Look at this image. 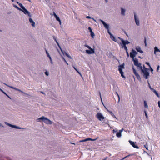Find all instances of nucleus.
<instances>
[{
	"instance_id": "nucleus-35",
	"label": "nucleus",
	"mask_w": 160,
	"mask_h": 160,
	"mask_svg": "<svg viewBox=\"0 0 160 160\" xmlns=\"http://www.w3.org/2000/svg\"><path fill=\"white\" fill-rule=\"evenodd\" d=\"M17 91H18L21 92L22 93H24V94H27V93H25V92H23L22 91H21V90L18 89V90Z\"/></svg>"
},
{
	"instance_id": "nucleus-44",
	"label": "nucleus",
	"mask_w": 160,
	"mask_h": 160,
	"mask_svg": "<svg viewBox=\"0 0 160 160\" xmlns=\"http://www.w3.org/2000/svg\"><path fill=\"white\" fill-rule=\"evenodd\" d=\"M4 94H5L7 97H8L9 98H10V99H11V98L10 97H9V96L8 95H7L5 92V93Z\"/></svg>"
},
{
	"instance_id": "nucleus-46",
	"label": "nucleus",
	"mask_w": 160,
	"mask_h": 160,
	"mask_svg": "<svg viewBox=\"0 0 160 160\" xmlns=\"http://www.w3.org/2000/svg\"><path fill=\"white\" fill-rule=\"evenodd\" d=\"M118 38H119L120 40H121V41H122H122H124V40H123V39L120 38V37H118Z\"/></svg>"
},
{
	"instance_id": "nucleus-49",
	"label": "nucleus",
	"mask_w": 160,
	"mask_h": 160,
	"mask_svg": "<svg viewBox=\"0 0 160 160\" xmlns=\"http://www.w3.org/2000/svg\"><path fill=\"white\" fill-rule=\"evenodd\" d=\"M148 86H149V88H151V86L150 85V83H149L148 81Z\"/></svg>"
},
{
	"instance_id": "nucleus-61",
	"label": "nucleus",
	"mask_w": 160,
	"mask_h": 160,
	"mask_svg": "<svg viewBox=\"0 0 160 160\" xmlns=\"http://www.w3.org/2000/svg\"><path fill=\"white\" fill-rule=\"evenodd\" d=\"M159 68V65H158L157 67V71H158V70Z\"/></svg>"
},
{
	"instance_id": "nucleus-43",
	"label": "nucleus",
	"mask_w": 160,
	"mask_h": 160,
	"mask_svg": "<svg viewBox=\"0 0 160 160\" xmlns=\"http://www.w3.org/2000/svg\"><path fill=\"white\" fill-rule=\"evenodd\" d=\"M45 73L47 76H48L49 75L48 72L47 71L45 72Z\"/></svg>"
},
{
	"instance_id": "nucleus-29",
	"label": "nucleus",
	"mask_w": 160,
	"mask_h": 160,
	"mask_svg": "<svg viewBox=\"0 0 160 160\" xmlns=\"http://www.w3.org/2000/svg\"><path fill=\"white\" fill-rule=\"evenodd\" d=\"M91 35L92 38H94V37L95 36V35H94V33L93 32H91Z\"/></svg>"
},
{
	"instance_id": "nucleus-15",
	"label": "nucleus",
	"mask_w": 160,
	"mask_h": 160,
	"mask_svg": "<svg viewBox=\"0 0 160 160\" xmlns=\"http://www.w3.org/2000/svg\"><path fill=\"white\" fill-rule=\"evenodd\" d=\"M29 21L30 23L31 24L32 26L33 27H35V23L31 18H29Z\"/></svg>"
},
{
	"instance_id": "nucleus-54",
	"label": "nucleus",
	"mask_w": 160,
	"mask_h": 160,
	"mask_svg": "<svg viewBox=\"0 0 160 160\" xmlns=\"http://www.w3.org/2000/svg\"><path fill=\"white\" fill-rule=\"evenodd\" d=\"M63 60L64 61V62H66V63L67 64V65H68V63L67 62V61H66V60L65 59L63 58Z\"/></svg>"
},
{
	"instance_id": "nucleus-58",
	"label": "nucleus",
	"mask_w": 160,
	"mask_h": 160,
	"mask_svg": "<svg viewBox=\"0 0 160 160\" xmlns=\"http://www.w3.org/2000/svg\"><path fill=\"white\" fill-rule=\"evenodd\" d=\"M0 90L3 93H4L5 92L0 88Z\"/></svg>"
},
{
	"instance_id": "nucleus-4",
	"label": "nucleus",
	"mask_w": 160,
	"mask_h": 160,
	"mask_svg": "<svg viewBox=\"0 0 160 160\" xmlns=\"http://www.w3.org/2000/svg\"><path fill=\"white\" fill-rule=\"evenodd\" d=\"M134 18L135 22L137 26H139L140 25V22L139 19V18L136 15V13L135 12H134Z\"/></svg>"
},
{
	"instance_id": "nucleus-18",
	"label": "nucleus",
	"mask_w": 160,
	"mask_h": 160,
	"mask_svg": "<svg viewBox=\"0 0 160 160\" xmlns=\"http://www.w3.org/2000/svg\"><path fill=\"white\" fill-rule=\"evenodd\" d=\"M160 51V50L159 49L158 47H155L154 48V54H155V55H156V52H159Z\"/></svg>"
},
{
	"instance_id": "nucleus-37",
	"label": "nucleus",
	"mask_w": 160,
	"mask_h": 160,
	"mask_svg": "<svg viewBox=\"0 0 160 160\" xmlns=\"http://www.w3.org/2000/svg\"><path fill=\"white\" fill-rule=\"evenodd\" d=\"M88 29L89 30V32H92V29L91 27H89L88 28Z\"/></svg>"
},
{
	"instance_id": "nucleus-13",
	"label": "nucleus",
	"mask_w": 160,
	"mask_h": 160,
	"mask_svg": "<svg viewBox=\"0 0 160 160\" xmlns=\"http://www.w3.org/2000/svg\"><path fill=\"white\" fill-rule=\"evenodd\" d=\"M135 49L138 52L140 53H142L143 51L141 50V48L139 46H137L135 48Z\"/></svg>"
},
{
	"instance_id": "nucleus-3",
	"label": "nucleus",
	"mask_w": 160,
	"mask_h": 160,
	"mask_svg": "<svg viewBox=\"0 0 160 160\" xmlns=\"http://www.w3.org/2000/svg\"><path fill=\"white\" fill-rule=\"evenodd\" d=\"M138 52L132 49L131 52L130 53V57L133 59H135L134 57L136 56Z\"/></svg>"
},
{
	"instance_id": "nucleus-45",
	"label": "nucleus",
	"mask_w": 160,
	"mask_h": 160,
	"mask_svg": "<svg viewBox=\"0 0 160 160\" xmlns=\"http://www.w3.org/2000/svg\"><path fill=\"white\" fill-rule=\"evenodd\" d=\"M150 88L152 91L153 92H154V91H156V90H155L154 89L152 88L151 87V88Z\"/></svg>"
},
{
	"instance_id": "nucleus-60",
	"label": "nucleus",
	"mask_w": 160,
	"mask_h": 160,
	"mask_svg": "<svg viewBox=\"0 0 160 160\" xmlns=\"http://www.w3.org/2000/svg\"><path fill=\"white\" fill-rule=\"evenodd\" d=\"M0 90L3 93H4L5 92L0 88Z\"/></svg>"
},
{
	"instance_id": "nucleus-17",
	"label": "nucleus",
	"mask_w": 160,
	"mask_h": 160,
	"mask_svg": "<svg viewBox=\"0 0 160 160\" xmlns=\"http://www.w3.org/2000/svg\"><path fill=\"white\" fill-rule=\"evenodd\" d=\"M110 38L113 41L115 42H118L117 39H116L113 35L111 36Z\"/></svg>"
},
{
	"instance_id": "nucleus-50",
	"label": "nucleus",
	"mask_w": 160,
	"mask_h": 160,
	"mask_svg": "<svg viewBox=\"0 0 160 160\" xmlns=\"http://www.w3.org/2000/svg\"><path fill=\"white\" fill-rule=\"evenodd\" d=\"M53 15L55 18H56L57 17H58V16L56 14V13L55 12L53 13Z\"/></svg>"
},
{
	"instance_id": "nucleus-30",
	"label": "nucleus",
	"mask_w": 160,
	"mask_h": 160,
	"mask_svg": "<svg viewBox=\"0 0 160 160\" xmlns=\"http://www.w3.org/2000/svg\"><path fill=\"white\" fill-rule=\"evenodd\" d=\"M120 72V74H121V75L122 77H123V78H125V76H124V75L123 74V72L122 71L121 72Z\"/></svg>"
},
{
	"instance_id": "nucleus-27",
	"label": "nucleus",
	"mask_w": 160,
	"mask_h": 160,
	"mask_svg": "<svg viewBox=\"0 0 160 160\" xmlns=\"http://www.w3.org/2000/svg\"><path fill=\"white\" fill-rule=\"evenodd\" d=\"M45 51L48 57H50V55L48 52V51L46 49H45Z\"/></svg>"
},
{
	"instance_id": "nucleus-55",
	"label": "nucleus",
	"mask_w": 160,
	"mask_h": 160,
	"mask_svg": "<svg viewBox=\"0 0 160 160\" xmlns=\"http://www.w3.org/2000/svg\"><path fill=\"white\" fill-rule=\"evenodd\" d=\"M98 138L97 137L96 138V139H91V141H95L96 140H97V139Z\"/></svg>"
},
{
	"instance_id": "nucleus-32",
	"label": "nucleus",
	"mask_w": 160,
	"mask_h": 160,
	"mask_svg": "<svg viewBox=\"0 0 160 160\" xmlns=\"http://www.w3.org/2000/svg\"><path fill=\"white\" fill-rule=\"evenodd\" d=\"M154 92L155 94L157 96V97H159L158 93L157 92L156 90L154 91Z\"/></svg>"
},
{
	"instance_id": "nucleus-39",
	"label": "nucleus",
	"mask_w": 160,
	"mask_h": 160,
	"mask_svg": "<svg viewBox=\"0 0 160 160\" xmlns=\"http://www.w3.org/2000/svg\"><path fill=\"white\" fill-rule=\"evenodd\" d=\"M85 46L89 49H90L91 48L90 46L87 45H85Z\"/></svg>"
},
{
	"instance_id": "nucleus-63",
	"label": "nucleus",
	"mask_w": 160,
	"mask_h": 160,
	"mask_svg": "<svg viewBox=\"0 0 160 160\" xmlns=\"http://www.w3.org/2000/svg\"><path fill=\"white\" fill-rule=\"evenodd\" d=\"M75 70L76 71H78V70L76 69V68L74 66H73Z\"/></svg>"
},
{
	"instance_id": "nucleus-56",
	"label": "nucleus",
	"mask_w": 160,
	"mask_h": 160,
	"mask_svg": "<svg viewBox=\"0 0 160 160\" xmlns=\"http://www.w3.org/2000/svg\"><path fill=\"white\" fill-rule=\"evenodd\" d=\"M86 18L88 19H91L92 18H91L89 16H87L86 17Z\"/></svg>"
},
{
	"instance_id": "nucleus-1",
	"label": "nucleus",
	"mask_w": 160,
	"mask_h": 160,
	"mask_svg": "<svg viewBox=\"0 0 160 160\" xmlns=\"http://www.w3.org/2000/svg\"><path fill=\"white\" fill-rule=\"evenodd\" d=\"M36 120L38 122H41V120H42L47 124H51L52 123V122L50 120L44 116H42L41 117L37 119Z\"/></svg>"
},
{
	"instance_id": "nucleus-5",
	"label": "nucleus",
	"mask_w": 160,
	"mask_h": 160,
	"mask_svg": "<svg viewBox=\"0 0 160 160\" xmlns=\"http://www.w3.org/2000/svg\"><path fill=\"white\" fill-rule=\"evenodd\" d=\"M96 116L100 121H101L104 119V117L100 112L97 113Z\"/></svg>"
},
{
	"instance_id": "nucleus-8",
	"label": "nucleus",
	"mask_w": 160,
	"mask_h": 160,
	"mask_svg": "<svg viewBox=\"0 0 160 160\" xmlns=\"http://www.w3.org/2000/svg\"><path fill=\"white\" fill-rule=\"evenodd\" d=\"M133 61L134 62V64L135 66H137L138 67H140L141 65L140 63H138V61L136 58L133 59Z\"/></svg>"
},
{
	"instance_id": "nucleus-24",
	"label": "nucleus",
	"mask_w": 160,
	"mask_h": 160,
	"mask_svg": "<svg viewBox=\"0 0 160 160\" xmlns=\"http://www.w3.org/2000/svg\"><path fill=\"white\" fill-rule=\"evenodd\" d=\"M13 6L15 8H16L17 9H18V10H20V11H21L22 10V9H21L20 8L18 7L16 5H13Z\"/></svg>"
},
{
	"instance_id": "nucleus-25",
	"label": "nucleus",
	"mask_w": 160,
	"mask_h": 160,
	"mask_svg": "<svg viewBox=\"0 0 160 160\" xmlns=\"http://www.w3.org/2000/svg\"><path fill=\"white\" fill-rule=\"evenodd\" d=\"M19 5L22 9L25 8V7L23 6L22 4L21 3H19Z\"/></svg>"
},
{
	"instance_id": "nucleus-28",
	"label": "nucleus",
	"mask_w": 160,
	"mask_h": 160,
	"mask_svg": "<svg viewBox=\"0 0 160 160\" xmlns=\"http://www.w3.org/2000/svg\"><path fill=\"white\" fill-rule=\"evenodd\" d=\"M140 69L141 70V71H142V70L143 69H145V68H146L145 67V66L144 65H143V67L141 65L140 67Z\"/></svg>"
},
{
	"instance_id": "nucleus-47",
	"label": "nucleus",
	"mask_w": 160,
	"mask_h": 160,
	"mask_svg": "<svg viewBox=\"0 0 160 160\" xmlns=\"http://www.w3.org/2000/svg\"><path fill=\"white\" fill-rule=\"evenodd\" d=\"M56 43H57V44L58 45V47L60 48V49H61V47H60V46L58 42H56Z\"/></svg>"
},
{
	"instance_id": "nucleus-38",
	"label": "nucleus",
	"mask_w": 160,
	"mask_h": 160,
	"mask_svg": "<svg viewBox=\"0 0 160 160\" xmlns=\"http://www.w3.org/2000/svg\"><path fill=\"white\" fill-rule=\"evenodd\" d=\"M57 20V21H59L60 20V18H59L58 16V17H57L56 18H55Z\"/></svg>"
},
{
	"instance_id": "nucleus-23",
	"label": "nucleus",
	"mask_w": 160,
	"mask_h": 160,
	"mask_svg": "<svg viewBox=\"0 0 160 160\" xmlns=\"http://www.w3.org/2000/svg\"><path fill=\"white\" fill-rule=\"evenodd\" d=\"M65 54L68 58H69L70 59H71V57L68 54L67 52H65L64 53Z\"/></svg>"
},
{
	"instance_id": "nucleus-64",
	"label": "nucleus",
	"mask_w": 160,
	"mask_h": 160,
	"mask_svg": "<svg viewBox=\"0 0 160 160\" xmlns=\"http://www.w3.org/2000/svg\"><path fill=\"white\" fill-rule=\"evenodd\" d=\"M112 116L113 117V118H116L117 119L116 117H115V116L114 115V114H113L112 115Z\"/></svg>"
},
{
	"instance_id": "nucleus-16",
	"label": "nucleus",
	"mask_w": 160,
	"mask_h": 160,
	"mask_svg": "<svg viewBox=\"0 0 160 160\" xmlns=\"http://www.w3.org/2000/svg\"><path fill=\"white\" fill-rule=\"evenodd\" d=\"M124 67L123 65H121L119 66L118 70L120 72L122 71V69Z\"/></svg>"
},
{
	"instance_id": "nucleus-53",
	"label": "nucleus",
	"mask_w": 160,
	"mask_h": 160,
	"mask_svg": "<svg viewBox=\"0 0 160 160\" xmlns=\"http://www.w3.org/2000/svg\"><path fill=\"white\" fill-rule=\"evenodd\" d=\"M124 48L125 49V50L126 51H128V48H127V47H125Z\"/></svg>"
},
{
	"instance_id": "nucleus-41",
	"label": "nucleus",
	"mask_w": 160,
	"mask_h": 160,
	"mask_svg": "<svg viewBox=\"0 0 160 160\" xmlns=\"http://www.w3.org/2000/svg\"><path fill=\"white\" fill-rule=\"evenodd\" d=\"M144 43H145V46H147L146 39V38H145V39H144Z\"/></svg>"
},
{
	"instance_id": "nucleus-9",
	"label": "nucleus",
	"mask_w": 160,
	"mask_h": 160,
	"mask_svg": "<svg viewBox=\"0 0 160 160\" xmlns=\"http://www.w3.org/2000/svg\"><path fill=\"white\" fill-rule=\"evenodd\" d=\"M99 21H100L102 23L106 29H108L109 28V25L108 24H106L104 21L101 19H99Z\"/></svg>"
},
{
	"instance_id": "nucleus-42",
	"label": "nucleus",
	"mask_w": 160,
	"mask_h": 160,
	"mask_svg": "<svg viewBox=\"0 0 160 160\" xmlns=\"http://www.w3.org/2000/svg\"><path fill=\"white\" fill-rule=\"evenodd\" d=\"M87 141V140L86 139H85L84 140H80V142H86V141Z\"/></svg>"
},
{
	"instance_id": "nucleus-12",
	"label": "nucleus",
	"mask_w": 160,
	"mask_h": 160,
	"mask_svg": "<svg viewBox=\"0 0 160 160\" xmlns=\"http://www.w3.org/2000/svg\"><path fill=\"white\" fill-rule=\"evenodd\" d=\"M129 142H130V144L134 148L137 149L139 148V147L135 144V142H132L130 140H129Z\"/></svg>"
},
{
	"instance_id": "nucleus-14",
	"label": "nucleus",
	"mask_w": 160,
	"mask_h": 160,
	"mask_svg": "<svg viewBox=\"0 0 160 160\" xmlns=\"http://www.w3.org/2000/svg\"><path fill=\"white\" fill-rule=\"evenodd\" d=\"M121 14L123 16L125 15V12L126 11V9L122 8H121Z\"/></svg>"
},
{
	"instance_id": "nucleus-59",
	"label": "nucleus",
	"mask_w": 160,
	"mask_h": 160,
	"mask_svg": "<svg viewBox=\"0 0 160 160\" xmlns=\"http://www.w3.org/2000/svg\"><path fill=\"white\" fill-rule=\"evenodd\" d=\"M0 90L3 93H4L5 92L0 88Z\"/></svg>"
},
{
	"instance_id": "nucleus-34",
	"label": "nucleus",
	"mask_w": 160,
	"mask_h": 160,
	"mask_svg": "<svg viewBox=\"0 0 160 160\" xmlns=\"http://www.w3.org/2000/svg\"><path fill=\"white\" fill-rule=\"evenodd\" d=\"M106 109H107V110L110 114L112 115L113 113H112V112H111V111H109L108 109L107 108H106Z\"/></svg>"
},
{
	"instance_id": "nucleus-57",
	"label": "nucleus",
	"mask_w": 160,
	"mask_h": 160,
	"mask_svg": "<svg viewBox=\"0 0 160 160\" xmlns=\"http://www.w3.org/2000/svg\"><path fill=\"white\" fill-rule=\"evenodd\" d=\"M86 139L87 140V141H88V140H91V138H86Z\"/></svg>"
},
{
	"instance_id": "nucleus-7",
	"label": "nucleus",
	"mask_w": 160,
	"mask_h": 160,
	"mask_svg": "<svg viewBox=\"0 0 160 160\" xmlns=\"http://www.w3.org/2000/svg\"><path fill=\"white\" fill-rule=\"evenodd\" d=\"M26 15H28V16L29 17H31L32 15L28 11L26 8H24L22 10H22H21Z\"/></svg>"
},
{
	"instance_id": "nucleus-10",
	"label": "nucleus",
	"mask_w": 160,
	"mask_h": 160,
	"mask_svg": "<svg viewBox=\"0 0 160 160\" xmlns=\"http://www.w3.org/2000/svg\"><path fill=\"white\" fill-rule=\"evenodd\" d=\"M89 50H86V52L87 53L90 54H93L95 53L94 50V49H93L92 48H91V49H89Z\"/></svg>"
},
{
	"instance_id": "nucleus-21",
	"label": "nucleus",
	"mask_w": 160,
	"mask_h": 160,
	"mask_svg": "<svg viewBox=\"0 0 160 160\" xmlns=\"http://www.w3.org/2000/svg\"><path fill=\"white\" fill-rule=\"evenodd\" d=\"M144 104L145 108L148 109V106L147 104V102L146 101H144Z\"/></svg>"
},
{
	"instance_id": "nucleus-6",
	"label": "nucleus",
	"mask_w": 160,
	"mask_h": 160,
	"mask_svg": "<svg viewBox=\"0 0 160 160\" xmlns=\"http://www.w3.org/2000/svg\"><path fill=\"white\" fill-rule=\"evenodd\" d=\"M5 123L8 126H9V127H11L12 128H15L18 129H23V128H20V127H19L17 126H16V125H12V124H9V123L8 122H5Z\"/></svg>"
},
{
	"instance_id": "nucleus-2",
	"label": "nucleus",
	"mask_w": 160,
	"mask_h": 160,
	"mask_svg": "<svg viewBox=\"0 0 160 160\" xmlns=\"http://www.w3.org/2000/svg\"><path fill=\"white\" fill-rule=\"evenodd\" d=\"M148 69L147 68L143 69L142 72L143 74V76L146 79H147L149 77V73L148 71Z\"/></svg>"
},
{
	"instance_id": "nucleus-11",
	"label": "nucleus",
	"mask_w": 160,
	"mask_h": 160,
	"mask_svg": "<svg viewBox=\"0 0 160 160\" xmlns=\"http://www.w3.org/2000/svg\"><path fill=\"white\" fill-rule=\"evenodd\" d=\"M132 69L134 73L135 74L138 79H140L141 78L140 75L137 72L135 69L133 67H132Z\"/></svg>"
},
{
	"instance_id": "nucleus-26",
	"label": "nucleus",
	"mask_w": 160,
	"mask_h": 160,
	"mask_svg": "<svg viewBox=\"0 0 160 160\" xmlns=\"http://www.w3.org/2000/svg\"><path fill=\"white\" fill-rule=\"evenodd\" d=\"M124 43L125 44H128L130 43V42L127 40L125 41L124 40Z\"/></svg>"
},
{
	"instance_id": "nucleus-48",
	"label": "nucleus",
	"mask_w": 160,
	"mask_h": 160,
	"mask_svg": "<svg viewBox=\"0 0 160 160\" xmlns=\"http://www.w3.org/2000/svg\"><path fill=\"white\" fill-rule=\"evenodd\" d=\"M56 43H57V44L58 45V47L60 48V49H61V47H60V46L58 42H56Z\"/></svg>"
},
{
	"instance_id": "nucleus-20",
	"label": "nucleus",
	"mask_w": 160,
	"mask_h": 160,
	"mask_svg": "<svg viewBox=\"0 0 160 160\" xmlns=\"http://www.w3.org/2000/svg\"><path fill=\"white\" fill-rule=\"evenodd\" d=\"M120 44L122 46V48H124L125 47H126V44L124 43V41H122V43H120Z\"/></svg>"
},
{
	"instance_id": "nucleus-52",
	"label": "nucleus",
	"mask_w": 160,
	"mask_h": 160,
	"mask_svg": "<svg viewBox=\"0 0 160 160\" xmlns=\"http://www.w3.org/2000/svg\"><path fill=\"white\" fill-rule=\"evenodd\" d=\"M126 52L128 57H129V54L128 52V51H126Z\"/></svg>"
},
{
	"instance_id": "nucleus-19",
	"label": "nucleus",
	"mask_w": 160,
	"mask_h": 160,
	"mask_svg": "<svg viewBox=\"0 0 160 160\" xmlns=\"http://www.w3.org/2000/svg\"><path fill=\"white\" fill-rule=\"evenodd\" d=\"M4 84L5 85H6L8 87H9L12 88L13 89H15V90H18V88H15L13 87L12 86H10L7 85V84H6V83H4Z\"/></svg>"
},
{
	"instance_id": "nucleus-51",
	"label": "nucleus",
	"mask_w": 160,
	"mask_h": 160,
	"mask_svg": "<svg viewBox=\"0 0 160 160\" xmlns=\"http://www.w3.org/2000/svg\"><path fill=\"white\" fill-rule=\"evenodd\" d=\"M53 15L55 18H56L57 17H58V16L56 14V13L55 12L53 13Z\"/></svg>"
},
{
	"instance_id": "nucleus-62",
	"label": "nucleus",
	"mask_w": 160,
	"mask_h": 160,
	"mask_svg": "<svg viewBox=\"0 0 160 160\" xmlns=\"http://www.w3.org/2000/svg\"><path fill=\"white\" fill-rule=\"evenodd\" d=\"M123 129L122 128V129L120 130L119 131V132L121 133L123 131Z\"/></svg>"
},
{
	"instance_id": "nucleus-33",
	"label": "nucleus",
	"mask_w": 160,
	"mask_h": 160,
	"mask_svg": "<svg viewBox=\"0 0 160 160\" xmlns=\"http://www.w3.org/2000/svg\"><path fill=\"white\" fill-rule=\"evenodd\" d=\"M144 112H145V116L146 117V118H147V119H148V116L147 115L146 111H144Z\"/></svg>"
},
{
	"instance_id": "nucleus-22",
	"label": "nucleus",
	"mask_w": 160,
	"mask_h": 160,
	"mask_svg": "<svg viewBox=\"0 0 160 160\" xmlns=\"http://www.w3.org/2000/svg\"><path fill=\"white\" fill-rule=\"evenodd\" d=\"M116 136L118 138L120 137L121 136V133L119 132H117L116 133Z\"/></svg>"
},
{
	"instance_id": "nucleus-40",
	"label": "nucleus",
	"mask_w": 160,
	"mask_h": 160,
	"mask_svg": "<svg viewBox=\"0 0 160 160\" xmlns=\"http://www.w3.org/2000/svg\"><path fill=\"white\" fill-rule=\"evenodd\" d=\"M146 64H147V65H148L149 66V68H151V67L150 66V64L149 62H146Z\"/></svg>"
},
{
	"instance_id": "nucleus-31",
	"label": "nucleus",
	"mask_w": 160,
	"mask_h": 160,
	"mask_svg": "<svg viewBox=\"0 0 160 160\" xmlns=\"http://www.w3.org/2000/svg\"><path fill=\"white\" fill-rule=\"evenodd\" d=\"M116 94H117V95L118 96V102H120V97L119 96V95H118V93L116 92Z\"/></svg>"
},
{
	"instance_id": "nucleus-36",
	"label": "nucleus",
	"mask_w": 160,
	"mask_h": 160,
	"mask_svg": "<svg viewBox=\"0 0 160 160\" xmlns=\"http://www.w3.org/2000/svg\"><path fill=\"white\" fill-rule=\"evenodd\" d=\"M108 34L110 35V37H111V36H112L113 35L112 34H111V33L109 31V30H108Z\"/></svg>"
}]
</instances>
